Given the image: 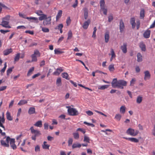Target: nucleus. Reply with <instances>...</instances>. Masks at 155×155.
Wrapping results in <instances>:
<instances>
[{
    "label": "nucleus",
    "mask_w": 155,
    "mask_h": 155,
    "mask_svg": "<svg viewBox=\"0 0 155 155\" xmlns=\"http://www.w3.org/2000/svg\"><path fill=\"white\" fill-rule=\"evenodd\" d=\"M127 81L121 80H117V78L113 79L112 82V86L114 88H117L121 89L124 88V86H127Z\"/></svg>",
    "instance_id": "f257e3e1"
},
{
    "label": "nucleus",
    "mask_w": 155,
    "mask_h": 155,
    "mask_svg": "<svg viewBox=\"0 0 155 155\" xmlns=\"http://www.w3.org/2000/svg\"><path fill=\"white\" fill-rule=\"evenodd\" d=\"M30 130L31 133L33 134L31 138L33 140H36V137L41 134L40 131L38 130L34 129L33 127H31Z\"/></svg>",
    "instance_id": "f03ea898"
},
{
    "label": "nucleus",
    "mask_w": 155,
    "mask_h": 155,
    "mask_svg": "<svg viewBox=\"0 0 155 155\" xmlns=\"http://www.w3.org/2000/svg\"><path fill=\"white\" fill-rule=\"evenodd\" d=\"M10 18V16L9 15H7L3 18L2 19V21L0 25L6 28H11V27L8 25Z\"/></svg>",
    "instance_id": "7ed1b4c3"
},
{
    "label": "nucleus",
    "mask_w": 155,
    "mask_h": 155,
    "mask_svg": "<svg viewBox=\"0 0 155 155\" xmlns=\"http://www.w3.org/2000/svg\"><path fill=\"white\" fill-rule=\"evenodd\" d=\"M41 54L38 50H35L34 51L33 54L31 56L32 59L31 62H36L37 61V57H39L40 56Z\"/></svg>",
    "instance_id": "20e7f679"
},
{
    "label": "nucleus",
    "mask_w": 155,
    "mask_h": 155,
    "mask_svg": "<svg viewBox=\"0 0 155 155\" xmlns=\"http://www.w3.org/2000/svg\"><path fill=\"white\" fill-rule=\"evenodd\" d=\"M68 111L69 114L71 116H76L78 114V111L75 108H71L70 107H67Z\"/></svg>",
    "instance_id": "39448f33"
},
{
    "label": "nucleus",
    "mask_w": 155,
    "mask_h": 155,
    "mask_svg": "<svg viewBox=\"0 0 155 155\" xmlns=\"http://www.w3.org/2000/svg\"><path fill=\"white\" fill-rule=\"evenodd\" d=\"M126 133L131 136H135L138 134L139 131L137 130H135L133 129L129 128L127 130Z\"/></svg>",
    "instance_id": "423d86ee"
},
{
    "label": "nucleus",
    "mask_w": 155,
    "mask_h": 155,
    "mask_svg": "<svg viewBox=\"0 0 155 155\" xmlns=\"http://www.w3.org/2000/svg\"><path fill=\"white\" fill-rule=\"evenodd\" d=\"M10 138L9 136L6 137V142L4 140H1V144L2 146L4 147H8L9 146V142L10 140Z\"/></svg>",
    "instance_id": "0eeeda50"
},
{
    "label": "nucleus",
    "mask_w": 155,
    "mask_h": 155,
    "mask_svg": "<svg viewBox=\"0 0 155 155\" xmlns=\"http://www.w3.org/2000/svg\"><path fill=\"white\" fill-rule=\"evenodd\" d=\"M51 16L47 17L44 20L43 24L44 26H47L49 25L51 23Z\"/></svg>",
    "instance_id": "6e6552de"
},
{
    "label": "nucleus",
    "mask_w": 155,
    "mask_h": 155,
    "mask_svg": "<svg viewBox=\"0 0 155 155\" xmlns=\"http://www.w3.org/2000/svg\"><path fill=\"white\" fill-rule=\"evenodd\" d=\"M10 145L11 147L14 150L16 149L17 148L16 145H15V140L14 139H10Z\"/></svg>",
    "instance_id": "1a4fd4ad"
},
{
    "label": "nucleus",
    "mask_w": 155,
    "mask_h": 155,
    "mask_svg": "<svg viewBox=\"0 0 155 155\" xmlns=\"http://www.w3.org/2000/svg\"><path fill=\"white\" fill-rule=\"evenodd\" d=\"M119 28L120 32L122 33L125 28L124 23L122 20H121L120 22Z\"/></svg>",
    "instance_id": "9d476101"
},
{
    "label": "nucleus",
    "mask_w": 155,
    "mask_h": 155,
    "mask_svg": "<svg viewBox=\"0 0 155 155\" xmlns=\"http://www.w3.org/2000/svg\"><path fill=\"white\" fill-rule=\"evenodd\" d=\"M151 31L149 29H147L146 31L143 34V36L145 38H149L150 35Z\"/></svg>",
    "instance_id": "9b49d317"
},
{
    "label": "nucleus",
    "mask_w": 155,
    "mask_h": 155,
    "mask_svg": "<svg viewBox=\"0 0 155 155\" xmlns=\"http://www.w3.org/2000/svg\"><path fill=\"white\" fill-rule=\"evenodd\" d=\"M90 22L91 21L90 19H88L87 21H85L82 25V27L83 28L85 29H87L90 23Z\"/></svg>",
    "instance_id": "f8f14e48"
},
{
    "label": "nucleus",
    "mask_w": 155,
    "mask_h": 155,
    "mask_svg": "<svg viewBox=\"0 0 155 155\" xmlns=\"http://www.w3.org/2000/svg\"><path fill=\"white\" fill-rule=\"evenodd\" d=\"M63 71L61 67H59L56 69V71L54 72L53 73V75H58L60 73Z\"/></svg>",
    "instance_id": "ddd939ff"
},
{
    "label": "nucleus",
    "mask_w": 155,
    "mask_h": 155,
    "mask_svg": "<svg viewBox=\"0 0 155 155\" xmlns=\"http://www.w3.org/2000/svg\"><path fill=\"white\" fill-rule=\"evenodd\" d=\"M127 45L126 43H123L122 45L121 46L120 48L122 50L123 52L125 54L127 52Z\"/></svg>",
    "instance_id": "4468645a"
},
{
    "label": "nucleus",
    "mask_w": 155,
    "mask_h": 155,
    "mask_svg": "<svg viewBox=\"0 0 155 155\" xmlns=\"http://www.w3.org/2000/svg\"><path fill=\"white\" fill-rule=\"evenodd\" d=\"M144 79L146 81L147 79H149L150 78V74L148 71H145L144 72Z\"/></svg>",
    "instance_id": "2eb2a0df"
},
{
    "label": "nucleus",
    "mask_w": 155,
    "mask_h": 155,
    "mask_svg": "<svg viewBox=\"0 0 155 155\" xmlns=\"http://www.w3.org/2000/svg\"><path fill=\"white\" fill-rule=\"evenodd\" d=\"M22 18H25V19H27L29 20L33 19L35 21L36 23H38V18H37L34 17H26V16L25 15H24V16Z\"/></svg>",
    "instance_id": "dca6fc26"
},
{
    "label": "nucleus",
    "mask_w": 155,
    "mask_h": 155,
    "mask_svg": "<svg viewBox=\"0 0 155 155\" xmlns=\"http://www.w3.org/2000/svg\"><path fill=\"white\" fill-rule=\"evenodd\" d=\"M130 22L132 25V28L134 29L136 26V23L135 22V19L134 18H131L130 19Z\"/></svg>",
    "instance_id": "f3484780"
},
{
    "label": "nucleus",
    "mask_w": 155,
    "mask_h": 155,
    "mask_svg": "<svg viewBox=\"0 0 155 155\" xmlns=\"http://www.w3.org/2000/svg\"><path fill=\"white\" fill-rule=\"evenodd\" d=\"M109 31H106L104 35V39L105 42L106 43H107L109 41Z\"/></svg>",
    "instance_id": "a211bd4d"
},
{
    "label": "nucleus",
    "mask_w": 155,
    "mask_h": 155,
    "mask_svg": "<svg viewBox=\"0 0 155 155\" xmlns=\"http://www.w3.org/2000/svg\"><path fill=\"white\" fill-rule=\"evenodd\" d=\"M139 46L142 51H146V46L143 42H142L140 43Z\"/></svg>",
    "instance_id": "6ab92c4d"
},
{
    "label": "nucleus",
    "mask_w": 155,
    "mask_h": 155,
    "mask_svg": "<svg viewBox=\"0 0 155 155\" xmlns=\"http://www.w3.org/2000/svg\"><path fill=\"white\" fill-rule=\"evenodd\" d=\"M34 126L38 127H41L42 126V121L41 120L38 121L34 124Z\"/></svg>",
    "instance_id": "aec40b11"
},
{
    "label": "nucleus",
    "mask_w": 155,
    "mask_h": 155,
    "mask_svg": "<svg viewBox=\"0 0 155 155\" xmlns=\"http://www.w3.org/2000/svg\"><path fill=\"white\" fill-rule=\"evenodd\" d=\"M12 51V48L7 49L3 51V54L5 55H7L9 54L10 53H11Z\"/></svg>",
    "instance_id": "412c9836"
},
{
    "label": "nucleus",
    "mask_w": 155,
    "mask_h": 155,
    "mask_svg": "<svg viewBox=\"0 0 155 155\" xmlns=\"http://www.w3.org/2000/svg\"><path fill=\"white\" fill-rule=\"evenodd\" d=\"M35 113V108L34 107H30L28 110V113L31 114Z\"/></svg>",
    "instance_id": "4be33fe9"
},
{
    "label": "nucleus",
    "mask_w": 155,
    "mask_h": 155,
    "mask_svg": "<svg viewBox=\"0 0 155 155\" xmlns=\"http://www.w3.org/2000/svg\"><path fill=\"white\" fill-rule=\"evenodd\" d=\"M81 146V144L78 143H74L72 145V149H74L77 148H80Z\"/></svg>",
    "instance_id": "5701e85b"
},
{
    "label": "nucleus",
    "mask_w": 155,
    "mask_h": 155,
    "mask_svg": "<svg viewBox=\"0 0 155 155\" xmlns=\"http://www.w3.org/2000/svg\"><path fill=\"white\" fill-rule=\"evenodd\" d=\"M137 61L138 62H140L142 61V56L140 53H137Z\"/></svg>",
    "instance_id": "b1692460"
},
{
    "label": "nucleus",
    "mask_w": 155,
    "mask_h": 155,
    "mask_svg": "<svg viewBox=\"0 0 155 155\" xmlns=\"http://www.w3.org/2000/svg\"><path fill=\"white\" fill-rule=\"evenodd\" d=\"M5 122V118H2L0 116V127L5 129V127L3 125V124Z\"/></svg>",
    "instance_id": "393cba45"
},
{
    "label": "nucleus",
    "mask_w": 155,
    "mask_h": 155,
    "mask_svg": "<svg viewBox=\"0 0 155 155\" xmlns=\"http://www.w3.org/2000/svg\"><path fill=\"white\" fill-rule=\"evenodd\" d=\"M6 117L7 119L10 121L12 120V117H11L10 113L8 111H7L6 113Z\"/></svg>",
    "instance_id": "a878e982"
},
{
    "label": "nucleus",
    "mask_w": 155,
    "mask_h": 155,
    "mask_svg": "<svg viewBox=\"0 0 155 155\" xmlns=\"http://www.w3.org/2000/svg\"><path fill=\"white\" fill-rule=\"evenodd\" d=\"M20 58V53H18L16 54L14 58V63H15L16 61H18Z\"/></svg>",
    "instance_id": "bb28decb"
},
{
    "label": "nucleus",
    "mask_w": 155,
    "mask_h": 155,
    "mask_svg": "<svg viewBox=\"0 0 155 155\" xmlns=\"http://www.w3.org/2000/svg\"><path fill=\"white\" fill-rule=\"evenodd\" d=\"M47 142L44 141L43 142V144L42 145V147L43 149H48L50 145L46 144Z\"/></svg>",
    "instance_id": "cd10ccee"
},
{
    "label": "nucleus",
    "mask_w": 155,
    "mask_h": 155,
    "mask_svg": "<svg viewBox=\"0 0 155 155\" xmlns=\"http://www.w3.org/2000/svg\"><path fill=\"white\" fill-rule=\"evenodd\" d=\"M74 138V139L78 140L79 138V135L78 133L77 132L73 133Z\"/></svg>",
    "instance_id": "c85d7f7f"
},
{
    "label": "nucleus",
    "mask_w": 155,
    "mask_h": 155,
    "mask_svg": "<svg viewBox=\"0 0 155 155\" xmlns=\"http://www.w3.org/2000/svg\"><path fill=\"white\" fill-rule=\"evenodd\" d=\"M34 67H32L29 69L27 74L28 76L29 77L32 74V72L34 71Z\"/></svg>",
    "instance_id": "c756f323"
},
{
    "label": "nucleus",
    "mask_w": 155,
    "mask_h": 155,
    "mask_svg": "<svg viewBox=\"0 0 155 155\" xmlns=\"http://www.w3.org/2000/svg\"><path fill=\"white\" fill-rule=\"evenodd\" d=\"M62 13V10H60L58 11L56 16V19L57 20L59 19L61 17Z\"/></svg>",
    "instance_id": "7c9ffc66"
},
{
    "label": "nucleus",
    "mask_w": 155,
    "mask_h": 155,
    "mask_svg": "<svg viewBox=\"0 0 155 155\" xmlns=\"http://www.w3.org/2000/svg\"><path fill=\"white\" fill-rule=\"evenodd\" d=\"M101 11H103V13L104 15H106L107 12V8H105V7H103L101 8Z\"/></svg>",
    "instance_id": "2f4dec72"
},
{
    "label": "nucleus",
    "mask_w": 155,
    "mask_h": 155,
    "mask_svg": "<svg viewBox=\"0 0 155 155\" xmlns=\"http://www.w3.org/2000/svg\"><path fill=\"white\" fill-rule=\"evenodd\" d=\"M109 86V85H104L101 86H99L98 88L99 90H103L107 88Z\"/></svg>",
    "instance_id": "473e14b6"
},
{
    "label": "nucleus",
    "mask_w": 155,
    "mask_h": 155,
    "mask_svg": "<svg viewBox=\"0 0 155 155\" xmlns=\"http://www.w3.org/2000/svg\"><path fill=\"white\" fill-rule=\"evenodd\" d=\"M40 16L39 18V19L40 21L44 20L47 17V15L44 14H42Z\"/></svg>",
    "instance_id": "72a5a7b5"
},
{
    "label": "nucleus",
    "mask_w": 155,
    "mask_h": 155,
    "mask_svg": "<svg viewBox=\"0 0 155 155\" xmlns=\"http://www.w3.org/2000/svg\"><path fill=\"white\" fill-rule=\"evenodd\" d=\"M144 9H142L140 10V17L141 18H143L144 17Z\"/></svg>",
    "instance_id": "f704fd0d"
},
{
    "label": "nucleus",
    "mask_w": 155,
    "mask_h": 155,
    "mask_svg": "<svg viewBox=\"0 0 155 155\" xmlns=\"http://www.w3.org/2000/svg\"><path fill=\"white\" fill-rule=\"evenodd\" d=\"M126 107L125 106H121L120 108V112L122 114H124L125 112Z\"/></svg>",
    "instance_id": "c9c22d12"
},
{
    "label": "nucleus",
    "mask_w": 155,
    "mask_h": 155,
    "mask_svg": "<svg viewBox=\"0 0 155 155\" xmlns=\"http://www.w3.org/2000/svg\"><path fill=\"white\" fill-rule=\"evenodd\" d=\"M56 84L58 86H60L61 85V78H58L56 81Z\"/></svg>",
    "instance_id": "e433bc0d"
},
{
    "label": "nucleus",
    "mask_w": 155,
    "mask_h": 155,
    "mask_svg": "<svg viewBox=\"0 0 155 155\" xmlns=\"http://www.w3.org/2000/svg\"><path fill=\"white\" fill-rule=\"evenodd\" d=\"M62 76L63 78H64L67 80H69L68 78V75L67 73H63L62 74Z\"/></svg>",
    "instance_id": "4c0bfd02"
},
{
    "label": "nucleus",
    "mask_w": 155,
    "mask_h": 155,
    "mask_svg": "<svg viewBox=\"0 0 155 155\" xmlns=\"http://www.w3.org/2000/svg\"><path fill=\"white\" fill-rule=\"evenodd\" d=\"M100 4L101 8L105 7L104 0H100Z\"/></svg>",
    "instance_id": "58836bf2"
},
{
    "label": "nucleus",
    "mask_w": 155,
    "mask_h": 155,
    "mask_svg": "<svg viewBox=\"0 0 155 155\" xmlns=\"http://www.w3.org/2000/svg\"><path fill=\"white\" fill-rule=\"evenodd\" d=\"M142 100V97L140 96H138L137 97V102L138 104H140L141 103Z\"/></svg>",
    "instance_id": "ea45409f"
},
{
    "label": "nucleus",
    "mask_w": 155,
    "mask_h": 155,
    "mask_svg": "<svg viewBox=\"0 0 155 155\" xmlns=\"http://www.w3.org/2000/svg\"><path fill=\"white\" fill-rule=\"evenodd\" d=\"M54 54H62L64 52L59 50V49H55L54 50Z\"/></svg>",
    "instance_id": "a19ab883"
},
{
    "label": "nucleus",
    "mask_w": 155,
    "mask_h": 155,
    "mask_svg": "<svg viewBox=\"0 0 155 155\" xmlns=\"http://www.w3.org/2000/svg\"><path fill=\"white\" fill-rule=\"evenodd\" d=\"M27 101L22 100L20 101H19V102L18 103V105H20L27 104Z\"/></svg>",
    "instance_id": "79ce46f5"
},
{
    "label": "nucleus",
    "mask_w": 155,
    "mask_h": 155,
    "mask_svg": "<svg viewBox=\"0 0 155 155\" xmlns=\"http://www.w3.org/2000/svg\"><path fill=\"white\" fill-rule=\"evenodd\" d=\"M109 70L110 71H113L114 70V65L113 64L110 65L108 67Z\"/></svg>",
    "instance_id": "37998d69"
},
{
    "label": "nucleus",
    "mask_w": 155,
    "mask_h": 155,
    "mask_svg": "<svg viewBox=\"0 0 155 155\" xmlns=\"http://www.w3.org/2000/svg\"><path fill=\"white\" fill-rule=\"evenodd\" d=\"M130 141L132 142H134L135 143H138L139 142V140L135 138H130Z\"/></svg>",
    "instance_id": "c03bdc74"
},
{
    "label": "nucleus",
    "mask_w": 155,
    "mask_h": 155,
    "mask_svg": "<svg viewBox=\"0 0 155 155\" xmlns=\"http://www.w3.org/2000/svg\"><path fill=\"white\" fill-rule=\"evenodd\" d=\"M90 139L86 135H84V141L87 143H89Z\"/></svg>",
    "instance_id": "a18cd8bd"
},
{
    "label": "nucleus",
    "mask_w": 155,
    "mask_h": 155,
    "mask_svg": "<svg viewBox=\"0 0 155 155\" xmlns=\"http://www.w3.org/2000/svg\"><path fill=\"white\" fill-rule=\"evenodd\" d=\"M110 50L111 54H109V55H111L112 58H115L116 57V55L114 50L112 48Z\"/></svg>",
    "instance_id": "49530a36"
},
{
    "label": "nucleus",
    "mask_w": 155,
    "mask_h": 155,
    "mask_svg": "<svg viewBox=\"0 0 155 155\" xmlns=\"http://www.w3.org/2000/svg\"><path fill=\"white\" fill-rule=\"evenodd\" d=\"M42 29V31L44 32H49V29L48 28H44L41 26L40 27Z\"/></svg>",
    "instance_id": "de8ad7c7"
},
{
    "label": "nucleus",
    "mask_w": 155,
    "mask_h": 155,
    "mask_svg": "<svg viewBox=\"0 0 155 155\" xmlns=\"http://www.w3.org/2000/svg\"><path fill=\"white\" fill-rule=\"evenodd\" d=\"M121 116L120 114H117L115 117V118L118 121H120V120Z\"/></svg>",
    "instance_id": "09e8293b"
},
{
    "label": "nucleus",
    "mask_w": 155,
    "mask_h": 155,
    "mask_svg": "<svg viewBox=\"0 0 155 155\" xmlns=\"http://www.w3.org/2000/svg\"><path fill=\"white\" fill-rule=\"evenodd\" d=\"M72 36V34L71 31H68V39H70L71 38Z\"/></svg>",
    "instance_id": "8fccbe9b"
},
{
    "label": "nucleus",
    "mask_w": 155,
    "mask_h": 155,
    "mask_svg": "<svg viewBox=\"0 0 155 155\" xmlns=\"http://www.w3.org/2000/svg\"><path fill=\"white\" fill-rule=\"evenodd\" d=\"M76 131H80L83 133V134H85L86 132V131L85 129L81 128H78L77 129Z\"/></svg>",
    "instance_id": "3c124183"
},
{
    "label": "nucleus",
    "mask_w": 155,
    "mask_h": 155,
    "mask_svg": "<svg viewBox=\"0 0 155 155\" xmlns=\"http://www.w3.org/2000/svg\"><path fill=\"white\" fill-rule=\"evenodd\" d=\"M13 68H10L7 70V75H8L9 74L12 72Z\"/></svg>",
    "instance_id": "603ef678"
},
{
    "label": "nucleus",
    "mask_w": 155,
    "mask_h": 155,
    "mask_svg": "<svg viewBox=\"0 0 155 155\" xmlns=\"http://www.w3.org/2000/svg\"><path fill=\"white\" fill-rule=\"evenodd\" d=\"M84 16L85 19H87L88 17V12L86 9L84 10Z\"/></svg>",
    "instance_id": "864d4df0"
},
{
    "label": "nucleus",
    "mask_w": 155,
    "mask_h": 155,
    "mask_svg": "<svg viewBox=\"0 0 155 155\" xmlns=\"http://www.w3.org/2000/svg\"><path fill=\"white\" fill-rule=\"evenodd\" d=\"M97 31V28L96 27H94V31L93 32L92 37L93 38H95L96 37V32Z\"/></svg>",
    "instance_id": "5fc2aeb1"
},
{
    "label": "nucleus",
    "mask_w": 155,
    "mask_h": 155,
    "mask_svg": "<svg viewBox=\"0 0 155 155\" xmlns=\"http://www.w3.org/2000/svg\"><path fill=\"white\" fill-rule=\"evenodd\" d=\"M136 81V80L135 78H133L132 79L131 81H130V86H133V85L134 84L135 82Z\"/></svg>",
    "instance_id": "6e6d98bb"
},
{
    "label": "nucleus",
    "mask_w": 155,
    "mask_h": 155,
    "mask_svg": "<svg viewBox=\"0 0 155 155\" xmlns=\"http://www.w3.org/2000/svg\"><path fill=\"white\" fill-rule=\"evenodd\" d=\"M35 13L38 16H40L43 14V12L41 10L37 11Z\"/></svg>",
    "instance_id": "4d7b16f0"
},
{
    "label": "nucleus",
    "mask_w": 155,
    "mask_h": 155,
    "mask_svg": "<svg viewBox=\"0 0 155 155\" xmlns=\"http://www.w3.org/2000/svg\"><path fill=\"white\" fill-rule=\"evenodd\" d=\"M73 139L72 138H69L68 141V146H70L72 143L73 142Z\"/></svg>",
    "instance_id": "13d9d810"
},
{
    "label": "nucleus",
    "mask_w": 155,
    "mask_h": 155,
    "mask_svg": "<svg viewBox=\"0 0 155 155\" xmlns=\"http://www.w3.org/2000/svg\"><path fill=\"white\" fill-rule=\"evenodd\" d=\"M136 24L137 29L138 30L140 28V21L139 20H137L136 21Z\"/></svg>",
    "instance_id": "bf43d9fd"
},
{
    "label": "nucleus",
    "mask_w": 155,
    "mask_h": 155,
    "mask_svg": "<svg viewBox=\"0 0 155 155\" xmlns=\"http://www.w3.org/2000/svg\"><path fill=\"white\" fill-rule=\"evenodd\" d=\"M84 123L85 124L87 125L88 126H91L92 127H94V124L87 123L86 121L84 122Z\"/></svg>",
    "instance_id": "052dcab7"
},
{
    "label": "nucleus",
    "mask_w": 155,
    "mask_h": 155,
    "mask_svg": "<svg viewBox=\"0 0 155 155\" xmlns=\"http://www.w3.org/2000/svg\"><path fill=\"white\" fill-rule=\"evenodd\" d=\"M86 113L89 116H91L93 114V112L91 110H88L86 111Z\"/></svg>",
    "instance_id": "680f3d73"
},
{
    "label": "nucleus",
    "mask_w": 155,
    "mask_h": 155,
    "mask_svg": "<svg viewBox=\"0 0 155 155\" xmlns=\"http://www.w3.org/2000/svg\"><path fill=\"white\" fill-rule=\"evenodd\" d=\"M40 148L38 145H37L35 147V151L36 152L40 151Z\"/></svg>",
    "instance_id": "e2e57ef3"
},
{
    "label": "nucleus",
    "mask_w": 155,
    "mask_h": 155,
    "mask_svg": "<svg viewBox=\"0 0 155 155\" xmlns=\"http://www.w3.org/2000/svg\"><path fill=\"white\" fill-rule=\"evenodd\" d=\"M63 25L62 24H60L58 26V28H55V29H62L63 27Z\"/></svg>",
    "instance_id": "0e129e2a"
},
{
    "label": "nucleus",
    "mask_w": 155,
    "mask_h": 155,
    "mask_svg": "<svg viewBox=\"0 0 155 155\" xmlns=\"http://www.w3.org/2000/svg\"><path fill=\"white\" fill-rule=\"evenodd\" d=\"M113 16L112 15H109L108 17V21L109 22H110L113 19Z\"/></svg>",
    "instance_id": "69168bd1"
},
{
    "label": "nucleus",
    "mask_w": 155,
    "mask_h": 155,
    "mask_svg": "<svg viewBox=\"0 0 155 155\" xmlns=\"http://www.w3.org/2000/svg\"><path fill=\"white\" fill-rule=\"evenodd\" d=\"M71 22V20L70 19V18L69 17L66 20V23L67 24V25H69L70 24Z\"/></svg>",
    "instance_id": "338daca9"
},
{
    "label": "nucleus",
    "mask_w": 155,
    "mask_h": 155,
    "mask_svg": "<svg viewBox=\"0 0 155 155\" xmlns=\"http://www.w3.org/2000/svg\"><path fill=\"white\" fill-rule=\"evenodd\" d=\"M44 129L45 130H47L48 129V123H45L44 124Z\"/></svg>",
    "instance_id": "774afa93"
}]
</instances>
